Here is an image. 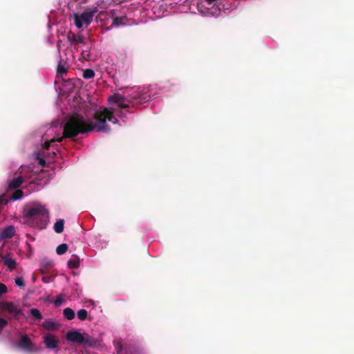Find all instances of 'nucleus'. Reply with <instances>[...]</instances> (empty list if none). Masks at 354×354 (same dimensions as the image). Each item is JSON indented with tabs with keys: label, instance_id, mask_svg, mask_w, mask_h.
Masks as SVG:
<instances>
[{
	"label": "nucleus",
	"instance_id": "f257e3e1",
	"mask_svg": "<svg viewBox=\"0 0 354 354\" xmlns=\"http://www.w3.org/2000/svg\"><path fill=\"white\" fill-rule=\"evenodd\" d=\"M94 122L86 120L80 113H74L67 118L64 124V136L76 137L79 134H84L95 130L97 132L109 133L111 129L106 124L109 121L113 124L118 122L113 111L104 108L94 113Z\"/></svg>",
	"mask_w": 354,
	"mask_h": 354
},
{
	"label": "nucleus",
	"instance_id": "f03ea898",
	"mask_svg": "<svg viewBox=\"0 0 354 354\" xmlns=\"http://www.w3.org/2000/svg\"><path fill=\"white\" fill-rule=\"evenodd\" d=\"M26 222L31 227L45 229L48 222V212L39 205L30 208L26 214Z\"/></svg>",
	"mask_w": 354,
	"mask_h": 354
},
{
	"label": "nucleus",
	"instance_id": "7ed1b4c3",
	"mask_svg": "<svg viewBox=\"0 0 354 354\" xmlns=\"http://www.w3.org/2000/svg\"><path fill=\"white\" fill-rule=\"evenodd\" d=\"M98 12V8L97 6L93 7L91 9H87L81 15L75 14L74 21L75 25L78 28H81L83 24L89 25L92 21L93 16Z\"/></svg>",
	"mask_w": 354,
	"mask_h": 354
},
{
	"label": "nucleus",
	"instance_id": "20e7f679",
	"mask_svg": "<svg viewBox=\"0 0 354 354\" xmlns=\"http://www.w3.org/2000/svg\"><path fill=\"white\" fill-rule=\"evenodd\" d=\"M0 311L8 312L15 319L22 313L21 309L11 301H0Z\"/></svg>",
	"mask_w": 354,
	"mask_h": 354
},
{
	"label": "nucleus",
	"instance_id": "39448f33",
	"mask_svg": "<svg viewBox=\"0 0 354 354\" xmlns=\"http://www.w3.org/2000/svg\"><path fill=\"white\" fill-rule=\"evenodd\" d=\"M150 89L146 88L140 91H135L131 95V99L134 103L143 104L151 99Z\"/></svg>",
	"mask_w": 354,
	"mask_h": 354
},
{
	"label": "nucleus",
	"instance_id": "423d86ee",
	"mask_svg": "<svg viewBox=\"0 0 354 354\" xmlns=\"http://www.w3.org/2000/svg\"><path fill=\"white\" fill-rule=\"evenodd\" d=\"M44 343L46 347L48 349H55L58 346V339L57 337L51 334L47 333L43 337Z\"/></svg>",
	"mask_w": 354,
	"mask_h": 354
},
{
	"label": "nucleus",
	"instance_id": "0eeeda50",
	"mask_svg": "<svg viewBox=\"0 0 354 354\" xmlns=\"http://www.w3.org/2000/svg\"><path fill=\"white\" fill-rule=\"evenodd\" d=\"M109 100L117 104L120 108L124 109L129 107V104L127 102L125 97L119 93H115L113 95H110L109 97Z\"/></svg>",
	"mask_w": 354,
	"mask_h": 354
},
{
	"label": "nucleus",
	"instance_id": "6e6552de",
	"mask_svg": "<svg viewBox=\"0 0 354 354\" xmlns=\"http://www.w3.org/2000/svg\"><path fill=\"white\" fill-rule=\"evenodd\" d=\"M67 39L71 46L75 44H85L84 37L80 34L76 35L70 32L67 35Z\"/></svg>",
	"mask_w": 354,
	"mask_h": 354
},
{
	"label": "nucleus",
	"instance_id": "1a4fd4ad",
	"mask_svg": "<svg viewBox=\"0 0 354 354\" xmlns=\"http://www.w3.org/2000/svg\"><path fill=\"white\" fill-rule=\"evenodd\" d=\"M84 334L80 333L77 330L68 331L66 334L68 341L81 344L83 342Z\"/></svg>",
	"mask_w": 354,
	"mask_h": 354
},
{
	"label": "nucleus",
	"instance_id": "9d476101",
	"mask_svg": "<svg viewBox=\"0 0 354 354\" xmlns=\"http://www.w3.org/2000/svg\"><path fill=\"white\" fill-rule=\"evenodd\" d=\"M19 346L26 351H30L32 350L33 344L31 339L27 335H23L19 342Z\"/></svg>",
	"mask_w": 354,
	"mask_h": 354
},
{
	"label": "nucleus",
	"instance_id": "9b49d317",
	"mask_svg": "<svg viewBox=\"0 0 354 354\" xmlns=\"http://www.w3.org/2000/svg\"><path fill=\"white\" fill-rule=\"evenodd\" d=\"M0 257L1 258L4 265L6 266H7V268L10 270H12L15 268L16 267V261L15 259H13L12 258H10L8 256H5L3 254V248H0Z\"/></svg>",
	"mask_w": 354,
	"mask_h": 354
},
{
	"label": "nucleus",
	"instance_id": "f8f14e48",
	"mask_svg": "<svg viewBox=\"0 0 354 354\" xmlns=\"http://www.w3.org/2000/svg\"><path fill=\"white\" fill-rule=\"evenodd\" d=\"M15 227L12 225H9L2 230L0 236L2 239H10L15 235Z\"/></svg>",
	"mask_w": 354,
	"mask_h": 354
},
{
	"label": "nucleus",
	"instance_id": "ddd939ff",
	"mask_svg": "<svg viewBox=\"0 0 354 354\" xmlns=\"http://www.w3.org/2000/svg\"><path fill=\"white\" fill-rule=\"evenodd\" d=\"M82 344H84L91 347H95L98 345V341L97 339L84 333Z\"/></svg>",
	"mask_w": 354,
	"mask_h": 354
},
{
	"label": "nucleus",
	"instance_id": "4468645a",
	"mask_svg": "<svg viewBox=\"0 0 354 354\" xmlns=\"http://www.w3.org/2000/svg\"><path fill=\"white\" fill-rule=\"evenodd\" d=\"M75 137H65L64 136V127H63V136L57 138H52L50 140H46L44 145L43 148L44 149H49L50 146L54 142H61L64 138H74Z\"/></svg>",
	"mask_w": 354,
	"mask_h": 354
},
{
	"label": "nucleus",
	"instance_id": "2eb2a0df",
	"mask_svg": "<svg viewBox=\"0 0 354 354\" xmlns=\"http://www.w3.org/2000/svg\"><path fill=\"white\" fill-rule=\"evenodd\" d=\"M42 326L46 330H55L59 328L58 324L50 319H46L44 321L42 324Z\"/></svg>",
	"mask_w": 354,
	"mask_h": 354
},
{
	"label": "nucleus",
	"instance_id": "dca6fc26",
	"mask_svg": "<svg viewBox=\"0 0 354 354\" xmlns=\"http://www.w3.org/2000/svg\"><path fill=\"white\" fill-rule=\"evenodd\" d=\"M53 263L50 260L44 259L40 263V270L42 274H46L52 268Z\"/></svg>",
	"mask_w": 354,
	"mask_h": 354
},
{
	"label": "nucleus",
	"instance_id": "f3484780",
	"mask_svg": "<svg viewBox=\"0 0 354 354\" xmlns=\"http://www.w3.org/2000/svg\"><path fill=\"white\" fill-rule=\"evenodd\" d=\"M23 183V178L21 176H19L12 180H11L8 184L9 189H17L19 188Z\"/></svg>",
	"mask_w": 354,
	"mask_h": 354
},
{
	"label": "nucleus",
	"instance_id": "a211bd4d",
	"mask_svg": "<svg viewBox=\"0 0 354 354\" xmlns=\"http://www.w3.org/2000/svg\"><path fill=\"white\" fill-rule=\"evenodd\" d=\"M64 220L59 219L57 221L56 223L54 224L53 229L56 233L60 234L64 231Z\"/></svg>",
	"mask_w": 354,
	"mask_h": 354
},
{
	"label": "nucleus",
	"instance_id": "6ab92c4d",
	"mask_svg": "<svg viewBox=\"0 0 354 354\" xmlns=\"http://www.w3.org/2000/svg\"><path fill=\"white\" fill-rule=\"evenodd\" d=\"M67 74V68L62 64L61 62L59 63L57 69V76L59 77H64Z\"/></svg>",
	"mask_w": 354,
	"mask_h": 354
},
{
	"label": "nucleus",
	"instance_id": "aec40b11",
	"mask_svg": "<svg viewBox=\"0 0 354 354\" xmlns=\"http://www.w3.org/2000/svg\"><path fill=\"white\" fill-rule=\"evenodd\" d=\"M67 263L70 268L76 269L80 267V259L77 257L70 259Z\"/></svg>",
	"mask_w": 354,
	"mask_h": 354
},
{
	"label": "nucleus",
	"instance_id": "412c9836",
	"mask_svg": "<svg viewBox=\"0 0 354 354\" xmlns=\"http://www.w3.org/2000/svg\"><path fill=\"white\" fill-rule=\"evenodd\" d=\"M63 314L67 319H73L75 317V312L70 308H66L64 310Z\"/></svg>",
	"mask_w": 354,
	"mask_h": 354
},
{
	"label": "nucleus",
	"instance_id": "4be33fe9",
	"mask_svg": "<svg viewBox=\"0 0 354 354\" xmlns=\"http://www.w3.org/2000/svg\"><path fill=\"white\" fill-rule=\"evenodd\" d=\"M82 76L84 79H91L95 77V72L93 69L87 68L84 70Z\"/></svg>",
	"mask_w": 354,
	"mask_h": 354
},
{
	"label": "nucleus",
	"instance_id": "5701e85b",
	"mask_svg": "<svg viewBox=\"0 0 354 354\" xmlns=\"http://www.w3.org/2000/svg\"><path fill=\"white\" fill-rule=\"evenodd\" d=\"M68 250V245L66 243L59 245L56 248V252L59 255L64 254Z\"/></svg>",
	"mask_w": 354,
	"mask_h": 354
},
{
	"label": "nucleus",
	"instance_id": "b1692460",
	"mask_svg": "<svg viewBox=\"0 0 354 354\" xmlns=\"http://www.w3.org/2000/svg\"><path fill=\"white\" fill-rule=\"evenodd\" d=\"M126 17H115L113 19V23H112V26H115V27H118V26H122V25H124V23L123 22V20L125 19Z\"/></svg>",
	"mask_w": 354,
	"mask_h": 354
},
{
	"label": "nucleus",
	"instance_id": "393cba45",
	"mask_svg": "<svg viewBox=\"0 0 354 354\" xmlns=\"http://www.w3.org/2000/svg\"><path fill=\"white\" fill-rule=\"evenodd\" d=\"M77 317L81 321H84L88 316V312L85 309H80L77 313Z\"/></svg>",
	"mask_w": 354,
	"mask_h": 354
},
{
	"label": "nucleus",
	"instance_id": "a878e982",
	"mask_svg": "<svg viewBox=\"0 0 354 354\" xmlns=\"http://www.w3.org/2000/svg\"><path fill=\"white\" fill-rule=\"evenodd\" d=\"M30 312V315L35 319H39V320L42 319V315L38 309L31 308Z\"/></svg>",
	"mask_w": 354,
	"mask_h": 354
},
{
	"label": "nucleus",
	"instance_id": "bb28decb",
	"mask_svg": "<svg viewBox=\"0 0 354 354\" xmlns=\"http://www.w3.org/2000/svg\"><path fill=\"white\" fill-rule=\"evenodd\" d=\"M23 192L20 189L16 190L14 194L12 196V198L13 200H18L22 198L23 196Z\"/></svg>",
	"mask_w": 354,
	"mask_h": 354
},
{
	"label": "nucleus",
	"instance_id": "cd10ccee",
	"mask_svg": "<svg viewBox=\"0 0 354 354\" xmlns=\"http://www.w3.org/2000/svg\"><path fill=\"white\" fill-rule=\"evenodd\" d=\"M15 283L19 287H24L25 286L24 280L22 277H17L15 279Z\"/></svg>",
	"mask_w": 354,
	"mask_h": 354
},
{
	"label": "nucleus",
	"instance_id": "c85d7f7f",
	"mask_svg": "<svg viewBox=\"0 0 354 354\" xmlns=\"http://www.w3.org/2000/svg\"><path fill=\"white\" fill-rule=\"evenodd\" d=\"M8 324L7 320L5 319L0 317V333H1L3 328H5Z\"/></svg>",
	"mask_w": 354,
	"mask_h": 354
},
{
	"label": "nucleus",
	"instance_id": "c756f323",
	"mask_svg": "<svg viewBox=\"0 0 354 354\" xmlns=\"http://www.w3.org/2000/svg\"><path fill=\"white\" fill-rule=\"evenodd\" d=\"M8 291V288L3 283H0V297L6 293Z\"/></svg>",
	"mask_w": 354,
	"mask_h": 354
},
{
	"label": "nucleus",
	"instance_id": "7c9ffc66",
	"mask_svg": "<svg viewBox=\"0 0 354 354\" xmlns=\"http://www.w3.org/2000/svg\"><path fill=\"white\" fill-rule=\"evenodd\" d=\"M63 301V299L61 295L58 296L55 300V304L56 306H59Z\"/></svg>",
	"mask_w": 354,
	"mask_h": 354
},
{
	"label": "nucleus",
	"instance_id": "2f4dec72",
	"mask_svg": "<svg viewBox=\"0 0 354 354\" xmlns=\"http://www.w3.org/2000/svg\"><path fill=\"white\" fill-rule=\"evenodd\" d=\"M6 203V199H5L4 196H0V206L4 205Z\"/></svg>",
	"mask_w": 354,
	"mask_h": 354
},
{
	"label": "nucleus",
	"instance_id": "473e14b6",
	"mask_svg": "<svg viewBox=\"0 0 354 354\" xmlns=\"http://www.w3.org/2000/svg\"><path fill=\"white\" fill-rule=\"evenodd\" d=\"M206 2L209 4H212L214 3H215L216 1H217L218 0H205Z\"/></svg>",
	"mask_w": 354,
	"mask_h": 354
},
{
	"label": "nucleus",
	"instance_id": "72a5a7b5",
	"mask_svg": "<svg viewBox=\"0 0 354 354\" xmlns=\"http://www.w3.org/2000/svg\"><path fill=\"white\" fill-rule=\"evenodd\" d=\"M39 163L41 165H44V163H45V161L44 160H41L39 161Z\"/></svg>",
	"mask_w": 354,
	"mask_h": 354
}]
</instances>
